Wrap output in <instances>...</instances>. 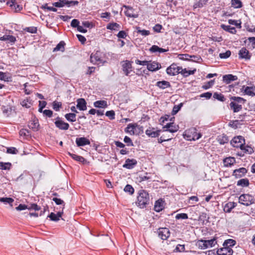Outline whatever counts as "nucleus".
Instances as JSON below:
<instances>
[{"instance_id": "1", "label": "nucleus", "mask_w": 255, "mask_h": 255, "mask_svg": "<svg viewBox=\"0 0 255 255\" xmlns=\"http://www.w3.org/2000/svg\"><path fill=\"white\" fill-rule=\"evenodd\" d=\"M150 198L148 193L144 190H140L137 197L136 205L141 209L146 208L149 204Z\"/></svg>"}, {"instance_id": "2", "label": "nucleus", "mask_w": 255, "mask_h": 255, "mask_svg": "<svg viewBox=\"0 0 255 255\" xmlns=\"http://www.w3.org/2000/svg\"><path fill=\"white\" fill-rule=\"evenodd\" d=\"M90 60L94 64H103L106 61L105 54L100 51H97L95 53H92L90 56Z\"/></svg>"}, {"instance_id": "3", "label": "nucleus", "mask_w": 255, "mask_h": 255, "mask_svg": "<svg viewBox=\"0 0 255 255\" xmlns=\"http://www.w3.org/2000/svg\"><path fill=\"white\" fill-rule=\"evenodd\" d=\"M239 203L246 206H249L255 203L254 197L249 194H243L239 198Z\"/></svg>"}, {"instance_id": "4", "label": "nucleus", "mask_w": 255, "mask_h": 255, "mask_svg": "<svg viewBox=\"0 0 255 255\" xmlns=\"http://www.w3.org/2000/svg\"><path fill=\"white\" fill-rule=\"evenodd\" d=\"M245 144V139L241 135L235 136L231 141V144L236 148H242L243 147V144Z\"/></svg>"}, {"instance_id": "5", "label": "nucleus", "mask_w": 255, "mask_h": 255, "mask_svg": "<svg viewBox=\"0 0 255 255\" xmlns=\"http://www.w3.org/2000/svg\"><path fill=\"white\" fill-rule=\"evenodd\" d=\"M132 61L126 60L121 63L122 69L125 75L127 76H129L131 72L132 71Z\"/></svg>"}, {"instance_id": "6", "label": "nucleus", "mask_w": 255, "mask_h": 255, "mask_svg": "<svg viewBox=\"0 0 255 255\" xmlns=\"http://www.w3.org/2000/svg\"><path fill=\"white\" fill-rule=\"evenodd\" d=\"M181 69H182V67L177 66L176 64L173 63L167 68L166 72L170 76H175L180 74Z\"/></svg>"}, {"instance_id": "7", "label": "nucleus", "mask_w": 255, "mask_h": 255, "mask_svg": "<svg viewBox=\"0 0 255 255\" xmlns=\"http://www.w3.org/2000/svg\"><path fill=\"white\" fill-rule=\"evenodd\" d=\"M54 124L56 128L60 130H67L69 128V124L65 122L59 117L55 119Z\"/></svg>"}, {"instance_id": "8", "label": "nucleus", "mask_w": 255, "mask_h": 255, "mask_svg": "<svg viewBox=\"0 0 255 255\" xmlns=\"http://www.w3.org/2000/svg\"><path fill=\"white\" fill-rule=\"evenodd\" d=\"M158 237L162 240H166L170 235V232L167 228H160L158 231Z\"/></svg>"}, {"instance_id": "9", "label": "nucleus", "mask_w": 255, "mask_h": 255, "mask_svg": "<svg viewBox=\"0 0 255 255\" xmlns=\"http://www.w3.org/2000/svg\"><path fill=\"white\" fill-rule=\"evenodd\" d=\"M248 172V170L245 167H241L238 169H235L232 175L236 179L241 178L244 177Z\"/></svg>"}, {"instance_id": "10", "label": "nucleus", "mask_w": 255, "mask_h": 255, "mask_svg": "<svg viewBox=\"0 0 255 255\" xmlns=\"http://www.w3.org/2000/svg\"><path fill=\"white\" fill-rule=\"evenodd\" d=\"M234 251L231 248L224 247L217 250L216 253L218 255H233Z\"/></svg>"}, {"instance_id": "11", "label": "nucleus", "mask_w": 255, "mask_h": 255, "mask_svg": "<svg viewBox=\"0 0 255 255\" xmlns=\"http://www.w3.org/2000/svg\"><path fill=\"white\" fill-rule=\"evenodd\" d=\"M251 54L245 47L242 48L239 51V57L240 59L250 60L251 58Z\"/></svg>"}, {"instance_id": "12", "label": "nucleus", "mask_w": 255, "mask_h": 255, "mask_svg": "<svg viewBox=\"0 0 255 255\" xmlns=\"http://www.w3.org/2000/svg\"><path fill=\"white\" fill-rule=\"evenodd\" d=\"M137 164V161L135 159L128 158L126 160L125 163L123 167L128 169H133Z\"/></svg>"}, {"instance_id": "13", "label": "nucleus", "mask_w": 255, "mask_h": 255, "mask_svg": "<svg viewBox=\"0 0 255 255\" xmlns=\"http://www.w3.org/2000/svg\"><path fill=\"white\" fill-rule=\"evenodd\" d=\"M6 4L10 7L12 9H14L15 12H18L20 11L22 7L21 5L17 4L15 2V0H9L6 2Z\"/></svg>"}, {"instance_id": "14", "label": "nucleus", "mask_w": 255, "mask_h": 255, "mask_svg": "<svg viewBox=\"0 0 255 255\" xmlns=\"http://www.w3.org/2000/svg\"><path fill=\"white\" fill-rule=\"evenodd\" d=\"M123 7L127 9L125 11V14L127 17L131 18H137L138 16L137 14L134 13V9L131 6L124 5Z\"/></svg>"}, {"instance_id": "15", "label": "nucleus", "mask_w": 255, "mask_h": 255, "mask_svg": "<svg viewBox=\"0 0 255 255\" xmlns=\"http://www.w3.org/2000/svg\"><path fill=\"white\" fill-rule=\"evenodd\" d=\"M245 94L250 96H255V86H246L244 85L242 88Z\"/></svg>"}, {"instance_id": "16", "label": "nucleus", "mask_w": 255, "mask_h": 255, "mask_svg": "<svg viewBox=\"0 0 255 255\" xmlns=\"http://www.w3.org/2000/svg\"><path fill=\"white\" fill-rule=\"evenodd\" d=\"M164 201L162 198H160L155 201L154 205V210L156 212H160L164 208Z\"/></svg>"}, {"instance_id": "17", "label": "nucleus", "mask_w": 255, "mask_h": 255, "mask_svg": "<svg viewBox=\"0 0 255 255\" xmlns=\"http://www.w3.org/2000/svg\"><path fill=\"white\" fill-rule=\"evenodd\" d=\"M75 141L78 147L84 146L90 144V140L85 137H77Z\"/></svg>"}, {"instance_id": "18", "label": "nucleus", "mask_w": 255, "mask_h": 255, "mask_svg": "<svg viewBox=\"0 0 255 255\" xmlns=\"http://www.w3.org/2000/svg\"><path fill=\"white\" fill-rule=\"evenodd\" d=\"M136 127H138V125L136 123L129 124L125 128V131L130 135H134L135 133V130Z\"/></svg>"}, {"instance_id": "19", "label": "nucleus", "mask_w": 255, "mask_h": 255, "mask_svg": "<svg viewBox=\"0 0 255 255\" xmlns=\"http://www.w3.org/2000/svg\"><path fill=\"white\" fill-rule=\"evenodd\" d=\"M238 77L233 74H227L223 76V81L226 84H229L231 82L237 80Z\"/></svg>"}, {"instance_id": "20", "label": "nucleus", "mask_w": 255, "mask_h": 255, "mask_svg": "<svg viewBox=\"0 0 255 255\" xmlns=\"http://www.w3.org/2000/svg\"><path fill=\"white\" fill-rule=\"evenodd\" d=\"M161 66L160 63L153 61L151 63H149L147 65V69L151 72H154L159 70Z\"/></svg>"}, {"instance_id": "21", "label": "nucleus", "mask_w": 255, "mask_h": 255, "mask_svg": "<svg viewBox=\"0 0 255 255\" xmlns=\"http://www.w3.org/2000/svg\"><path fill=\"white\" fill-rule=\"evenodd\" d=\"M77 108L80 111L87 110V103L84 98H80L77 100Z\"/></svg>"}, {"instance_id": "22", "label": "nucleus", "mask_w": 255, "mask_h": 255, "mask_svg": "<svg viewBox=\"0 0 255 255\" xmlns=\"http://www.w3.org/2000/svg\"><path fill=\"white\" fill-rule=\"evenodd\" d=\"M63 214V211L58 212L57 214L51 212L47 217L49 218L50 220L52 221L58 222L59 221L60 218L62 217Z\"/></svg>"}, {"instance_id": "23", "label": "nucleus", "mask_w": 255, "mask_h": 255, "mask_svg": "<svg viewBox=\"0 0 255 255\" xmlns=\"http://www.w3.org/2000/svg\"><path fill=\"white\" fill-rule=\"evenodd\" d=\"M62 4V7L66 6L68 7L77 5L79 3L77 0H59Z\"/></svg>"}, {"instance_id": "24", "label": "nucleus", "mask_w": 255, "mask_h": 255, "mask_svg": "<svg viewBox=\"0 0 255 255\" xmlns=\"http://www.w3.org/2000/svg\"><path fill=\"white\" fill-rule=\"evenodd\" d=\"M0 41H8V43L13 44L16 41L15 37L11 35L5 34L0 37Z\"/></svg>"}, {"instance_id": "25", "label": "nucleus", "mask_w": 255, "mask_h": 255, "mask_svg": "<svg viewBox=\"0 0 255 255\" xmlns=\"http://www.w3.org/2000/svg\"><path fill=\"white\" fill-rule=\"evenodd\" d=\"M230 107L234 113H238L242 109V105L238 104L234 101H231L230 104Z\"/></svg>"}, {"instance_id": "26", "label": "nucleus", "mask_w": 255, "mask_h": 255, "mask_svg": "<svg viewBox=\"0 0 255 255\" xmlns=\"http://www.w3.org/2000/svg\"><path fill=\"white\" fill-rule=\"evenodd\" d=\"M155 85L162 90L170 88L171 86L170 82L165 80L157 82Z\"/></svg>"}, {"instance_id": "27", "label": "nucleus", "mask_w": 255, "mask_h": 255, "mask_svg": "<svg viewBox=\"0 0 255 255\" xmlns=\"http://www.w3.org/2000/svg\"><path fill=\"white\" fill-rule=\"evenodd\" d=\"M151 53H164L168 51V49H164L158 47L157 45H153L149 49Z\"/></svg>"}, {"instance_id": "28", "label": "nucleus", "mask_w": 255, "mask_h": 255, "mask_svg": "<svg viewBox=\"0 0 255 255\" xmlns=\"http://www.w3.org/2000/svg\"><path fill=\"white\" fill-rule=\"evenodd\" d=\"M153 129H154L153 128H149L148 129H147L145 130L146 134L147 135H148V136L151 137H158V136L159 135V132H160V130H157L156 131H154Z\"/></svg>"}, {"instance_id": "29", "label": "nucleus", "mask_w": 255, "mask_h": 255, "mask_svg": "<svg viewBox=\"0 0 255 255\" xmlns=\"http://www.w3.org/2000/svg\"><path fill=\"white\" fill-rule=\"evenodd\" d=\"M237 205V203L234 202H229L226 203L224 207V211L226 213H230L232 210Z\"/></svg>"}, {"instance_id": "30", "label": "nucleus", "mask_w": 255, "mask_h": 255, "mask_svg": "<svg viewBox=\"0 0 255 255\" xmlns=\"http://www.w3.org/2000/svg\"><path fill=\"white\" fill-rule=\"evenodd\" d=\"M68 154L74 160L78 161L79 162L85 163V162L86 161V159L84 157H83L82 156H80L78 155H77L74 153H71L70 152H68Z\"/></svg>"}, {"instance_id": "31", "label": "nucleus", "mask_w": 255, "mask_h": 255, "mask_svg": "<svg viewBox=\"0 0 255 255\" xmlns=\"http://www.w3.org/2000/svg\"><path fill=\"white\" fill-rule=\"evenodd\" d=\"M106 28L109 30L118 31L121 29V26L119 24L113 22L108 23Z\"/></svg>"}, {"instance_id": "32", "label": "nucleus", "mask_w": 255, "mask_h": 255, "mask_svg": "<svg viewBox=\"0 0 255 255\" xmlns=\"http://www.w3.org/2000/svg\"><path fill=\"white\" fill-rule=\"evenodd\" d=\"M236 162V159L233 157H226L224 159L223 163L226 167H231Z\"/></svg>"}, {"instance_id": "33", "label": "nucleus", "mask_w": 255, "mask_h": 255, "mask_svg": "<svg viewBox=\"0 0 255 255\" xmlns=\"http://www.w3.org/2000/svg\"><path fill=\"white\" fill-rule=\"evenodd\" d=\"M1 111L4 116L8 117L11 114L12 108L9 106H2L1 107Z\"/></svg>"}, {"instance_id": "34", "label": "nucleus", "mask_w": 255, "mask_h": 255, "mask_svg": "<svg viewBox=\"0 0 255 255\" xmlns=\"http://www.w3.org/2000/svg\"><path fill=\"white\" fill-rule=\"evenodd\" d=\"M221 27L225 31L232 34H236L237 32L235 27L231 26L230 25L222 24L221 25Z\"/></svg>"}, {"instance_id": "35", "label": "nucleus", "mask_w": 255, "mask_h": 255, "mask_svg": "<svg viewBox=\"0 0 255 255\" xmlns=\"http://www.w3.org/2000/svg\"><path fill=\"white\" fill-rule=\"evenodd\" d=\"M249 185V180L247 178L241 179L237 182V185L242 187H248Z\"/></svg>"}, {"instance_id": "36", "label": "nucleus", "mask_w": 255, "mask_h": 255, "mask_svg": "<svg viewBox=\"0 0 255 255\" xmlns=\"http://www.w3.org/2000/svg\"><path fill=\"white\" fill-rule=\"evenodd\" d=\"M196 72V69H194L192 70H187L186 68L181 69L180 74L184 77H187L190 75H193Z\"/></svg>"}, {"instance_id": "37", "label": "nucleus", "mask_w": 255, "mask_h": 255, "mask_svg": "<svg viewBox=\"0 0 255 255\" xmlns=\"http://www.w3.org/2000/svg\"><path fill=\"white\" fill-rule=\"evenodd\" d=\"M94 106L98 108H105L108 107V104L106 101L99 100L94 103Z\"/></svg>"}, {"instance_id": "38", "label": "nucleus", "mask_w": 255, "mask_h": 255, "mask_svg": "<svg viewBox=\"0 0 255 255\" xmlns=\"http://www.w3.org/2000/svg\"><path fill=\"white\" fill-rule=\"evenodd\" d=\"M30 128H31L33 131H37L39 126L38 121L37 119H34L31 121L28 125Z\"/></svg>"}, {"instance_id": "39", "label": "nucleus", "mask_w": 255, "mask_h": 255, "mask_svg": "<svg viewBox=\"0 0 255 255\" xmlns=\"http://www.w3.org/2000/svg\"><path fill=\"white\" fill-rule=\"evenodd\" d=\"M209 0H199L195 2L193 5V8H202L207 4Z\"/></svg>"}, {"instance_id": "40", "label": "nucleus", "mask_w": 255, "mask_h": 255, "mask_svg": "<svg viewBox=\"0 0 255 255\" xmlns=\"http://www.w3.org/2000/svg\"><path fill=\"white\" fill-rule=\"evenodd\" d=\"M230 100L236 102L239 105H244L246 102L247 100L243 98L240 97L231 96Z\"/></svg>"}, {"instance_id": "41", "label": "nucleus", "mask_w": 255, "mask_h": 255, "mask_svg": "<svg viewBox=\"0 0 255 255\" xmlns=\"http://www.w3.org/2000/svg\"><path fill=\"white\" fill-rule=\"evenodd\" d=\"M33 104V101L30 97L26 98L21 102L22 107L26 108H30Z\"/></svg>"}, {"instance_id": "42", "label": "nucleus", "mask_w": 255, "mask_h": 255, "mask_svg": "<svg viewBox=\"0 0 255 255\" xmlns=\"http://www.w3.org/2000/svg\"><path fill=\"white\" fill-rule=\"evenodd\" d=\"M236 244V241L233 239L226 240L223 243V246L228 247V248L233 247Z\"/></svg>"}, {"instance_id": "43", "label": "nucleus", "mask_w": 255, "mask_h": 255, "mask_svg": "<svg viewBox=\"0 0 255 255\" xmlns=\"http://www.w3.org/2000/svg\"><path fill=\"white\" fill-rule=\"evenodd\" d=\"M12 167V164L10 162H4L0 161V170H10Z\"/></svg>"}, {"instance_id": "44", "label": "nucleus", "mask_w": 255, "mask_h": 255, "mask_svg": "<svg viewBox=\"0 0 255 255\" xmlns=\"http://www.w3.org/2000/svg\"><path fill=\"white\" fill-rule=\"evenodd\" d=\"M217 140L218 142L222 145L227 143L229 141L228 137L225 134L218 136Z\"/></svg>"}, {"instance_id": "45", "label": "nucleus", "mask_w": 255, "mask_h": 255, "mask_svg": "<svg viewBox=\"0 0 255 255\" xmlns=\"http://www.w3.org/2000/svg\"><path fill=\"white\" fill-rule=\"evenodd\" d=\"M65 43L64 41H61L54 48L53 51H61L63 52L65 50Z\"/></svg>"}, {"instance_id": "46", "label": "nucleus", "mask_w": 255, "mask_h": 255, "mask_svg": "<svg viewBox=\"0 0 255 255\" xmlns=\"http://www.w3.org/2000/svg\"><path fill=\"white\" fill-rule=\"evenodd\" d=\"M14 202V199L10 197H1L0 198V202L3 203L4 204H9L11 207L12 206V203Z\"/></svg>"}, {"instance_id": "47", "label": "nucleus", "mask_w": 255, "mask_h": 255, "mask_svg": "<svg viewBox=\"0 0 255 255\" xmlns=\"http://www.w3.org/2000/svg\"><path fill=\"white\" fill-rule=\"evenodd\" d=\"M76 115L75 113H68L65 115V119L70 122H74L76 121Z\"/></svg>"}, {"instance_id": "48", "label": "nucleus", "mask_w": 255, "mask_h": 255, "mask_svg": "<svg viewBox=\"0 0 255 255\" xmlns=\"http://www.w3.org/2000/svg\"><path fill=\"white\" fill-rule=\"evenodd\" d=\"M242 150H243L244 153L251 154L254 152L253 148L248 145H245V144H243V147L242 148H240Z\"/></svg>"}, {"instance_id": "49", "label": "nucleus", "mask_w": 255, "mask_h": 255, "mask_svg": "<svg viewBox=\"0 0 255 255\" xmlns=\"http://www.w3.org/2000/svg\"><path fill=\"white\" fill-rule=\"evenodd\" d=\"M228 23L230 24L235 25L238 28H242V22L241 20H236L234 19H229Z\"/></svg>"}, {"instance_id": "50", "label": "nucleus", "mask_w": 255, "mask_h": 255, "mask_svg": "<svg viewBox=\"0 0 255 255\" xmlns=\"http://www.w3.org/2000/svg\"><path fill=\"white\" fill-rule=\"evenodd\" d=\"M52 200L55 203V204L56 205H62V211H63L64 209L65 208V203L63 200H62L60 198H58L57 197H54L52 199Z\"/></svg>"}, {"instance_id": "51", "label": "nucleus", "mask_w": 255, "mask_h": 255, "mask_svg": "<svg viewBox=\"0 0 255 255\" xmlns=\"http://www.w3.org/2000/svg\"><path fill=\"white\" fill-rule=\"evenodd\" d=\"M232 6L235 8H239L243 6L241 0H231Z\"/></svg>"}, {"instance_id": "52", "label": "nucleus", "mask_w": 255, "mask_h": 255, "mask_svg": "<svg viewBox=\"0 0 255 255\" xmlns=\"http://www.w3.org/2000/svg\"><path fill=\"white\" fill-rule=\"evenodd\" d=\"M183 105V104L182 103H180L177 105H174L171 112L172 115H176L180 110Z\"/></svg>"}, {"instance_id": "53", "label": "nucleus", "mask_w": 255, "mask_h": 255, "mask_svg": "<svg viewBox=\"0 0 255 255\" xmlns=\"http://www.w3.org/2000/svg\"><path fill=\"white\" fill-rule=\"evenodd\" d=\"M204 243L207 244L208 248H211L217 244L216 238H214L211 240H204Z\"/></svg>"}, {"instance_id": "54", "label": "nucleus", "mask_w": 255, "mask_h": 255, "mask_svg": "<svg viewBox=\"0 0 255 255\" xmlns=\"http://www.w3.org/2000/svg\"><path fill=\"white\" fill-rule=\"evenodd\" d=\"M213 98L221 102H224L226 100L223 94L221 93H218L217 92H216L214 94Z\"/></svg>"}, {"instance_id": "55", "label": "nucleus", "mask_w": 255, "mask_h": 255, "mask_svg": "<svg viewBox=\"0 0 255 255\" xmlns=\"http://www.w3.org/2000/svg\"><path fill=\"white\" fill-rule=\"evenodd\" d=\"M215 83V80H211L206 83H205L203 86L202 88L204 90H207L211 88Z\"/></svg>"}, {"instance_id": "56", "label": "nucleus", "mask_w": 255, "mask_h": 255, "mask_svg": "<svg viewBox=\"0 0 255 255\" xmlns=\"http://www.w3.org/2000/svg\"><path fill=\"white\" fill-rule=\"evenodd\" d=\"M185 250V245H180L178 244L176 246L175 249L174 250L173 252L174 253H181L184 252Z\"/></svg>"}, {"instance_id": "57", "label": "nucleus", "mask_w": 255, "mask_h": 255, "mask_svg": "<svg viewBox=\"0 0 255 255\" xmlns=\"http://www.w3.org/2000/svg\"><path fill=\"white\" fill-rule=\"evenodd\" d=\"M191 57H189L190 59V61L194 62H200L202 61V59L201 57L199 55H190Z\"/></svg>"}, {"instance_id": "58", "label": "nucleus", "mask_w": 255, "mask_h": 255, "mask_svg": "<svg viewBox=\"0 0 255 255\" xmlns=\"http://www.w3.org/2000/svg\"><path fill=\"white\" fill-rule=\"evenodd\" d=\"M124 191L126 192H128L130 195H132L134 193V190L131 185L127 184L124 188Z\"/></svg>"}, {"instance_id": "59", "label": "nucleus", "mask_w": 255, "mask_h": 255, "mask_svg": "<svg viewBox=\"0 0 255 255\" xmlns=\"http://www.w3.org/2000/svg\"><path fill=\"white\" fill-rule=\"evenodd\" d=\"M61 107L62 104L61 102H58L55 101L52 103L53 109L56 111H59Z\"/></svg>"}, {"instance_id": "60", "label": "nucleus", "mask_w": 255, "mask_h": 255, "mask_svg": "<svg viewBox=\"0 0 255 255\" xmlns=\"http://www.w3.org/2000/svg\"><path fill=\"white\" fill-rule=\"evenodd\" d=\"M24 30L30 33L35 34L37 32V29L36 27L30 26L25 28Z\"/></svg>"}, {"instance_id": "61", "label": "nucleus", "mask_w": 255, "mask_h": 255, "mask_svg": "<svg viewBox=\"0 0 255 255\" xmlns=\"http://www.w3.org/2000/svg\"><path fill=\"white\" fill-rule=\"evenodd\" d=\"M244 26L248 32H255V25H252L250 26L248 23H246Z\"/></svg>"}, {"instance_id": "62", "label": "nucleus", "mask_w": 255, "mask_h": 255, "mask_svg": "<svg viewBox=\"0 0 255 255\" xmlns=\"http://www.w3.org/2000/svg\"><path fill=\"white\" fill-rule=\"evenodd\" d=\"M208 219H209V217H208V215L206 213H202L199 217L198 220L199 221L202 222L203 223H204L205 221H207Z\"/></svg>"}, {"instance_id": "63", "label": "nucleus", "mask_w": 255, "mask_h": 255, "mask_svg": "<svg viewBox=\"0 0 255 255\" xmlns=\"http://www.w3.org/2000/svg\"><path fill=\"white\" fill-rule=\"evenodd\" d=\"M188 218V216L187 214L186 213H179L176 214L175 216V219L176 220H184L187 219Z\"/></svg>"}, {"instance_id": "64", "label": "nucleus", "mask_w": 255, "mask_h": 255, "mask_svg": "<svg viewBox=\"0 0 255 255\" xmlns=\"http://www.w3.org/2000/svg\"><path fill=\"white\" fill-rule=\"evenodd\" d=\"M231 54V52L230 50H227L225 52L221 53L219 54V57L221 59H226L229 58Z\"/></svg>"}]
</instances>
